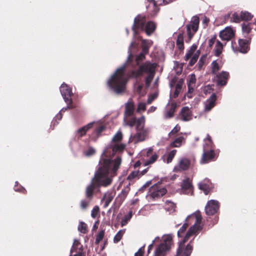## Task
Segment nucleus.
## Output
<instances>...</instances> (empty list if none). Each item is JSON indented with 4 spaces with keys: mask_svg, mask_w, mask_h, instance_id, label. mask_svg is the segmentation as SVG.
I'll return each instance as SVG.
<instances>
[{
    "mask_svg": "<svg viewBox=\"0 0 256 256\" xmlns=\"http://www.w3.org/2000/svg\"><path fill=\"white\" fill-rule=\"evenodd\" d=\"M61 94L67 104H71L72 102V96L73 94L72 89L66 84H62L60 88Z\"/></svg>",
    "mask_w": 256,
    "mask_h": 256,
    "instance_id": "obj_10",
    "label": "nucleus"
},
{
    "mask_svg": "<svg viewBox=\"0 0 256 256\" xmlns=\"http://www.w3.org/2000/svg\"><path fill=\"white\" fill-rule=\"evenodd\" d=\"M190 58V60L188 63V65L190 66H192L196 62L197 60H196V59L194 58Z\"/></svg>",
    "mask_w": 256,
    "mask_h": 256,
    "instance_id": "obj_59",
    "label": "nucleus"
},
{
    "mask_svg": "<svg viewBox=\"0 0 256 256\" xmlns=\"http://www.w3.org/2000/svg\"><path fill=\"white\" fill-rule=\"evenodd\" d=\"M166 191V190L164 188L156 184L150 188V195L153 198H158L164 195Z\"/></svg>",
    "mask_w": 256,
    "mask_h": 256,
    "instance_id": "obj_11",
    "label": "nucleus"
},
{
    "mask_svg": "<svg viewBox=\"0 0 256 256\" xmlns=\"http://www.w3.org/2000/svg\"><path fill=\"white\" fill-rule=\"evenodd\" d=\"M180 130V126L176 125L168 134L170 136L172 135L176 134Z\"/></svg>",
    "mask_w": 256,
    "mask_h": 256,
    "instance_id": "obj_56",
    "label": "nucleus"
},
{
    "mask_svg": "<svg viewBox=\"0 0 256 256\" xmlns=\"http://www.w3.org/2000/svg\"><path fill=\"white\" fill-rule=\"evenodd\" d=\"M182 80H180L176 84L175 88V90L172 96L170 94V97L172 96L174 98H176L178 96L182 88Z\"/></svg>",
    "mask_w": 256,
    "mask_h": 256,
    "instance_id": "obj_31",
    "label": "nucleus"
},
{
    "mask_svg": "<svg viewBox=\"0 0 256 256\" xmlns=\"http://www.w3.org/2000/svg\"><path fill=\"white\" fill-rule=\"evenodd\" d=\"M219 32H234L231 27L227 26L225 28L221 30Z\"/></svg>",
    "mask_w": 256,
    "mask_h": 256,
    "instance_id": "obj_57",
    "label": "nucleus"
},
{
    "mask_svg": "<svg viewBox=\"0 0 256 256\" xmlns=\"http://www.w3.org/2000/svg\"><path fill=\"white\" fill-rule=\"evenodd\" d=\"M211 66L212 72V74H216V73L219 70L221 67L217 60H214L211 64Z\"/></svg>",
    "mask_w": 256,
    "mask_h": 256,
    "instance_id": "obj_35",
    "label": "nucleus"
},
{
    "mask_svg": "<svg viewBox=\"0 0 256 256\" xmlns=\"http://www.w3.org/2000/svg\"><path fill=\"white\" fill-rule=\"evenodd\" d=\"M113 196H111L110 193H106L104 197V200H105V206H107L108 204L112 200Z\"/></svg>",
    "mask_w": 256,
    "mask_h": 256,
    "instance_id": "obj_44",
    "label": "nucleus"
},
{
    "mask_svg": "<svg viewBox=\"0 0 256 256\" xmlns=\"http://www.w3.org/2000/svg\"><path fill=\"white\" fill-rule=\"evenodd\" d=\"M219 208V203L217 200H212L208 202L205 211L208 215H213L216 214Z\"/></svg>",
    "mask_w": 256,
    "mask_h": 256,
    "instance_id": "obj_13",
    "label": "nucleus"
},
{
    "mask_svg": "<svg viewBox=\"0 0 256 256\" xmlns=\"http://www.w3.org/2000/svg\"><path fill=\"white\" fill-rule=\"evenodd\" d=\"M96 152V150L92 147H89L88 150L84 152V154L86 156H93Z\"/></svg>",
    "mask_w": 256,
    "mask_h": 256,
    "instance_id": "obj_41",
    "label": "nucleus"
},
{
    "mask_svg": "<svg viewBox=\"0 0 256 256\" xmlns=\"http://www.w3.org/2000/svg\"><path fill=\"white\" fill-rule=\"evenodd\" d=\"M254 26V23L244 22L242 24V32H250Z\"/></svg>",
    "mask_w": 256,
    "mask_h": 256,
    "instance_id": "obj_29",
    "label": "nucleus"
},
{
    "mask_svg": "<svg viewBox=\"0 0 256 256\" xmlns=\"http://www.w3.org/2000/svg\"><path fill=\"white\" fill-rule=\"evenodd\" d=\"M209 21H210L209 18H208L206 16H204L202 18V24L204 28H206Z\"/></svg>",
    "mask_w": 256,
    "mask_h": 256,
    "instance_id": "obj_53",
    "label": "nucleus"
},
{
    "mask_svg": "<svg viewBox=\"0 0 256 256\" xmlns=\"http://www.w3.org/2000/svg\"><path fill=\"white\" fill-rule=\"evenodd\" d=\"M14 190L16 192H24V191H26L24 187H22L21 186H18V182H16V184L14 186Z\"/></svg>",
    "mask_w": 256,
    "mask_h": 256,
    "instance_id": "obj_51",
    "label": "nucleus"
},
{
    "mask_svg": "<svg viewBox=\"0 0 256 256\" xmlns=\"http://www.w3.org/2000/svg\"><path fill=\"white\" fill-rule=\"evenodd\" d=\"M138 172H132L128 175V179L129 180H133L134 178L138 177Z\"/></svg>",
    "mask_w": 256,
    "mask_h": 256,
    "instance_id": "obj_55",
    "label": "nucleus"
},
{
    "mask_svg": "<svg viewBox=\"0 0 256 256\" xmlns=\"http://www.w3.org/2000/svg\"><path fill=\"white\" fill-rule=\"evenodd\" d=\"M124 121L125 125L130 127L136 126V132L130 135V141L137 143L144 140L148 136L150 130L148 128H144L145 118L142 116L136 118L134 116V104L131 100H129L125 104Z\"/></svg>",
    "mask_w": 256,
    "mask_h": 256,
    "instance_id": "obj_2",
    "label": "nucleus"
},
{
    "mask_svg": "<svg viewBox=\"0 0 256 256\" xmlns=\"http://www.w3.org/2000/svg\"><path fill=\"white\" fill-rule=\"evenodd\" d=\"M104 234V230L100 231L96 236V243L98 244L103 238Z\"/></svg>",
    "mask_w": 256,
    "mask_h": 256,
    "instance_id": "obj_47",
    "label": "nucleus"
},
{
    "mask_svg": "<svg viewBox=\"0 0 256 256\" xmlns=\"http://www.w3.org/2000/svg\"><path fill=\"white\" fill-rule=\"evenodd\" d=\"M156 109V107L154 106H152L148 110V114L154 112Z\"/></svg>",
    "mask_w": 256,
    "mask_h": 256,
    "instance_id": "obj_60",
    "label": "nucleus"
},
{
    "mask_svg": "<svg viewBox=\"0 0 256 256\" xmlns=\"http://www.w3.org/2000/svg\"><path fill=\"white\" fill-rule=\"evenodd\" d=\"M142 86L140 84H138L136 88V92L140 95V96H142L145 94V92H142Z\"/></svg>",
    "mask_w": 256,
    "mask_h": 256,
    "instance_id": "obj_50",
    "label": "nucleus"
},
{
    "mask_svg": "<svg viewBox=\"0 0 256 256\" xmlns=\"http://www.w3.org/2000/svg\"><path fill=\"white\" fill-rule=\"evenodd\" d=\"M188 225V222H186L185 221V222L183 224L182 226L180 228V230L178 232L177 234L178 237L180 238L182 236V234L186 230Z\"/></svg>",
    "mask_w": 256,
    "mask_h": 256,
    "instance_id": "obj_42",
    "label": "nucleus"
},
{
    "mask_svg": "<svg viewBox=\"0 0 256 256\" xmlns=\"http://www.w3.org/2000/svg\"><path fill=\"white\" fill-rule=\"evenodd\" d=\"M129 190L130 188L128 186H127L126 188L123 189L122 190L121 193L120 194V196H121V198H122L123 199L125 198L128 194V193Z\"/></svg>",
    "mask_w": 256,
    "mask_h": 256,
    "instance_id": "obj_49",
    "label": "nucleus"
},
{
    "mask_svg": "<svg viewBox=\"0 0 256 256\" xmlns=\"http://www.w3.org/2000/svg\"><path fill=\"white\" fill-rule=\"evenodd\" d=\"M198 188L204 191L206 194H207L212 188V184L208 178H205L198 183Z\"/></svg>",
    "mask_w": 256,
    "mask_h": 256,
    "instance_id": "obj_18",
    "label": "nucleus"
},
{
    "mask_svg": "<svg viewBox=\"0 0 256 256\" xmlns=\"http://www.w3.org/2000/svg\"><path fill=\"white\" fill-rule=\"evenodd\" d=\"M223 49V46L220 41H217L214 50V55L219 56L222 54Z\"/></svg>",
    "mask_w": 256,
    "mask_h": 256,
    "instance_id": "obj_32",
    "label": "nucleus"
},
{
    "mask_svg": "<svg viewBox=\"0 0 256 256\" xmlns=\"http://www.w3.org/2000/svg\"><path fill=\"white\" fill-rule=\"evenodd\" d=\"M249 40L247 39L240 38L238 40L239 51L244 54L246 53L249 50Z\"/></svg>",
    "mask_w": 256,
    "mask_h": 256,
    "instance_id": "obj_21",
    "label": "nucleus"
},
{
    "mask_svg": "<svg viewBox=\"0 0 256 256\" xmlns=\"http://www.w3.org/2000/svg\"><path fill=\"white\" fill-rule=\"evenodd\" d=\"M134 256H143V252L140 249L138 252L135 253Z\"/></svg>",
    "mask_w": 256,
    "mask_h": 256,
    "instance_id": "obj_62",
    "label": "nucleus"
},
{
    "mask_svg": "<svg viewBox=\"0 0 256 256\" xmlns=\"http://www.w3.org/2000/svg\"><path fill=\"white\" fill-rule=\"evenodd\" d=\"M186 222H188L189 224H193L190 228L183 240L179 242L176 256H190L192 250V246L190 244L185 246L184 244L191 236L198 235L202 230V216L199 211L188 216Z\"/></svg>",
    "mask_w": 256,
    "mask_h": 256,
    "instance_id": "obj_3",
    "label": "nucleus"
},
{
    "mask_svg": "<svg viewBox=\"0 0 256 256\" xmlns=\"http://www.w3.org/2000/svg\"><path fill=\"white\" fill-rule=\"evenodd\" d=\"M99 207L97 206H95L91 212V216L93 218H96L99 212Z\"/></svg>",
    "mask_w": 256,
    "mask_h": 256,
    "instance_id": "obj_48",
    "label": "nucleus"
},
{
    "mask_svg": "<svg viewBox=\"0 0 256 256\" xmlns=\"http://www.w3.org/2000/svg\"><path fill=\"white\" fill-rule=\"evenodd\" d=\"M214 145L212 142L210 136L208 134L206 137L204 139V144L203 145V150H206L214 149Z\"/></svg>",
    "mask_w": 256,
    "mask_h": 256,
    "instance_id": "obj_24",
    "label": "nucleus"
},
{
    "mask_svg": "<svg viewBox=\"0 0 256 256\" xmlns=\"http://www.w3.org/2000/svg\"><path fill=\"white\" fill-rule=\"evenodd\" d=\"M185 142V138L183 136H179L172 141L170 144V148H179Z\"/></svg>",
    "mask_w": 256,
    "mask_h": 256,
    "instance_id": "obj_23",
    "label": "nucleus"
},
{
    "mask_svg": "<svg viewBox=\"0 0 256 256\" xmlns=\"http://www.w3.org/2000/svg\"><path fill=\"white\" fill-rule=\"evenodd\" d=\"M229 78V73L226 71H222L216 74V84L218 86H224L226 83Z\"/></svg>",
    "mask_w": 256,
    "mask_h": 256,
    "instance_id": "obj_16",
    "label": "nucleus"
},
{
    "mask_svg": "<svg viewBox=\"0 0 256 256\" xmlns=\"http://www.w3.org/2000/svg\"><path fill=\"white\" fill-rule=\"evenodd\" d=\"M190 161L186 158H182L179 159L178 164L174 168L173 171L176 172L185 171L190 168Z\"/></svg>",
    "mask_w": 256,
    "mask_h": 256,
    "instance_id": "obj_12",
    "label": "nucleus"
},
{
    "mask_svg": "<svg viewBox=\"0 0 256 256\" xmlns=\"http://www.w3.org/2000/svg\"><path fill=\"white\" fill-rule=\"evenodd\" d=\"M194 33H188V40H186V42H189L191 38L194 36Z\"/></svg>",
    "mask_w": 256,
    "mask_h": 256,
    "instance_id": "obj_63",
    "label": "nucleus"
},
{
    "mask_svg": "<svg viewBox=\"0 0 256 256\" xmlns=\"http://www.w3.org/2000/svg\"><path fill=\"white\" fill-rule=\"evenodd\" d=\"M156 64L146 62L141 66L138 69L133 68L128 73L130 78H137L142 76L144 74H148L145 78L146 86L148 88L150 84L154 78L155 74V68Z\"/></svg>",
    "mask_w": 256,
    "mask_h": 256,
    "instance_id": "obj_5",
    "label": "nucleus"
},
{
    "mask_svg": "<svg viewBox=\"0 0 256 256\" xmlns=\"http://www.w3.org/2000/svg\"><path fill=\"white\" fill-rule=\"evenodd\" d=\"M216 100L215 94H212L211 96L204 102V111L210 112L215 106V102Z\"/></svg>",
    "mask_w": 256,
    "mask_h": 256,
    "instance_id": "obj_19",
    "label": "nucleus"
},
{
    "mask_svg": "<svg viewBox=\"0 0 256 256\" xmlns=\"http://www.w3.org/2000/svg\"><path fill=\"white\" fill-rule=\"evenodd\" d=\"M192 112L190 109L187 107L182 108L180 112V119L183 121H189L192 119Z\"/></svg>",
    "mask_w": 256,
    "mask_h": 256,
    "instance_id": "obj_20",
    "label": "nucleus"
},
{
    "mask_svg": "<svg viewBox=\"0 0 256 256\" xmlns=\"http://www.w3.org/2000/svg\"><path fill=\"white\" fill-rule=\"evenodd\" d=\"M62 118V114L60 112H59V113L56 116V117L54 118V120L52 122V124H54V125L57 124H58V122H56V120H60Z\"/></svg>",
    "mask_w": 256,
    "mask_h": 256,
    "instance_id": "obj_54",
    "label": "nucleus"
},
{
    "mask_svg": "<svg viewBox=\"0 0 256 256\" xmlns=\"http://www.w3.org/2000/svg\"><path fill=\"white\" fill-rule=\"evenodd\" d=\"M197 46L195 44H193L188 50V52L184 56V59L186 60H189L190 58H195L196 60H198L200 52L199 50L196 51Z\"/></svg>",
    "mask_w": 256,
    "mask_h": 256,
    "instance_id": "obj_17",
    "label": "nucleus"
},
{
    "mask_svg": "<svg viewBox=\"0 0 256 256\" xmlns=\"http://www.w3.org/2000/svg\"><path fill=\"white\" fill-rule=\"evenodd\" d=\"M158 94H153L152 95L148 96V98L146 101L148 104H150L152 101L157 97Z\"/></svg>",
    "mask_w": 256,
    "mask_h": 256,
    "instance_id": "obj_52",
    "label": "nucleus"
},
{
    "mask_svg": "<svg viewBox=\"0 0 256 256\" xmlns=\"http://www.w3.org/2000/svg\"><path fill=\"white\" fill-rule=\"evenodd\" d=\"M156 28V24L153 21H148L146 23V17L142 14H138L134 20L132 26L133 32H138V30L144 32H154Z\"/></svg>",
    "mask_w": 256,
    "mask_h": 256,
    "instance_id": "obj_6",
    "label": "nucleus"
},
{
    "mask_svg": "<svg viewBox=\"0 0 256 256\" xmlns=\"http://www.w3.org/2000/svg\"><path fill=\"white\" fill-rule=\"evenodd\" d=\"M172 234L164 235L162 242L156 248L154 256H164L170 250L172 243Z\"/></svg>",
    "mask_w": 256,
    "mask_h": 256,
    "instance_id": "obj_8",
    "label": "nucleus"
},
{
    "mask_svg": "<svg viewBox=\"0 0 256 256\" xmlns=\"http://www.w3.org/2000/svg\"><path fill=\"white\" fill-rule=\"evenodd\" d=\"M94 124L96 125L95 126L96 130L92 134L90 138L94 141L96 140L100 136L102 132L104 130L105 127L102 125L98 126V124L95 122H90L78 129L76 132V137L78 138H80L81 137L84 136L87 131L92 128Z\"/></svg>",
    "mask_w": 256,
    "mask_h": 256,
    "instance_id": "obj_7",
    "label": "nucleus"
},
{
    "mask_svg": "<svg viewBox=\"0 0 256 256\" xmlns=\"http://www.w3.org/2000/svg\"><path fill=\"white\" fill-rule=\"evenodd\" d=\"M240 18V14H239L236 12H234L230 18V22H240L242 20Z\"/></svg>",
    "mask_w": 256,
    "mask_h": 256,
    "instance_id": "obj_39",
    "label": "nucleus"
},
{
    "mask_svg": "<svg viewBox=\"0 0 256 256\" xmlns=\"http://www.w3.org/2000/svg\"><path fill=\"white\" fill-rule=\"evenodd\" d=\"M158 155L156 154H152L150 158L146 161L145 164L148 165L154 163L158 158Z\"/></svg>",
    "mask_w": 256,
    "mask_h": 256,
    "instance_id": "obj_45",
    "label": "nucleus"
},
{
    "mask_svg": "<svg viewBox=\"0 0 256 256\" xmlns=\"http://www.w3.org/2000/svg\"><path fill=\"white\" fill-rule=\"evenodd\" d=\"M196 78L194 74H191L187 79L188 92H192L196 86Z\"/></svg>",
    "mask_w": 256,
    "mask_h": 256,
    "instance_id": "obj_22",
    "label": "nucleus"
},
{
    "mask_svg": "<svg viewBox=\"0 0 256 256\" xmlns=\"http://www.w3.org/2000/svg\"><path fill=\"white\" fill-rule=\"evenodd\" d=\"M136 44V42H131L128 50V55L127 62L124 65L116 70L107 82L110 88L117 94H120L125 90L127 78L124 74V70L126 66H128L130 64L131 59L133 57L131 48Z\"/></svg>",
    "mask_w": 256,
    "mask_h": 256,
    "instance_id": "obj_4",
    "label": "nucleus"
},
{
    "mask_svg": "<svg viewBox=\"0 0 256 256\" xmlns=\"http://www.w3.org/2000/svg\"><path fill=\"white\" fill-rule=\"evenodd\" d=\"M176 108V104H171L170 110L166 112L165 117L166 118H172L174 115Z\"/></svg>",
    "mask_w": 256,
    "mask_h": 256,
    "instance_id": "obj_36",
    "label": "nucleus"
},
{
    "mask_svg": "<svg viewBox=\"0 0 256 256\" xmlns=\"http://www.w3.org/2000/svg\"><path fill=\"white\" fill-rule=\"evenodd\" d=\"M146 103L143 102H139L138 105L136 112H144L146 110Z\"/></svg>",
    "mask_w": 256,
    "mask_h": 256,
    "instance_id": "obj_43",
    "label": "nucleus"
},
{
    "mask_svg": "<svg viewBox=\"0 0 256 256\" xmlns=\"http://www.w3.org/2000/svg\"><path fill=\"white\" fill-rule=\"evenodd\" d=\"M240 18L242 21H250L253 18V15L248 11H242L240 13Z\"/></svg>",
    "mask_w": 256,
    "mask_h": 256,
    "instance_id": "obj_27",
    "label": "nucleus"
},
{
    "mask_svg": "<svg viewBox=\"0 0 256 256\" xmlns=\"http://www.w3.org/2000/svg\"><path fill=\"white\" fill-rule=\"evenodd\" d=\"M71 104H68V106L66 108H63L60 110V112H65L66 110L68 108H72V106H70Z\"/></svg>",
    "mask_w": 256,
    "mask_h": 256,
    "instance_id": "obj_61",
    "label": "nucleus"
},
{
    "mask_svg": "<svg viewBox=\"0 0 256 256\" xmlns=\"http://www.w3.org/2000/svg\"><path fill=\"white\" fill-rule=\"evenodd\" d=\"M125 232V230H120L114 236V243H118L121 240L123 234Z\"/></svg>",
    "mask_w": 256,
    "mask_h": 256,
    "instance_id": "obj_38",
    "label": "nucleus"
},
{
    "mask_svg": "<svg viewBox=\"0 0 256 256\" xmlns=\"http://www.w3.org/2000/svg\"><path fill=\"white\" fill-rule=\"evenodd\" d=\"M184 33H179L176 40V44L178 48L180 50H183L184 48Z\"/></svg>",
    "mask_w": 256,
    "mask_h": 256,
    "instance_id": "obj_28",
    "label": "nucleus"
},
{
    "mask_svg": "<svg viewBox=\"0 0 256 256\" xmlns=\"http://www.w3.org/2000/svg\"><path fill=\"white\" fill-rule=\"evenodd\" d=\"M200 18L198 15L193 16L190 22L186 24V32H196L198 29Z\"/></svg>",
    "mask_w": 256,
    "mask_h": 256,
    "instance_id": "obj_14",
    "label": "nucleus"
},
{
    "mask_svg": "<svg viewBox=\"0 0 256 256\" xmlns=\"http://www.w3.org/2000/svg\"><path fill=\"white\" fill-rule=\"evenodd\" d=\"M122 138V133L120 132H118L113 137L112 139V150L114 152L122 150L125 145L120 143Z\"/></svg>",
    "mask_w": 256,
    "mask_h": 256,
    "instance_id": "obj_9",
    "label": "nucleus"
},
{
    "mask_svg": "<svg viewBox=\"0 0 256 256\" xmlns=\"http://www.w3.org/2000/svg\"><path fill=\"white\" fill-rule=\"evenodd\" d=\"M74 256H85L84 252H78Z\"/></svg>",
    "mask_w": 256,
    "mask_h": 256,
    "instance_id": "obj_64",
    "label": "nucleus"
},
{
    "mask_svg": "<svg viewBox=\"0 0 256 256\" xmlns=\"http://www.w3.org/2000/svg\"><path fill=\"white\" fill-rule=\"evenodd\" d=\"M176 150H171L168 154L167 159H166V163L169 164L172 162V159L174 157L176 153Z\"/></svg>",
    "mask_w": 256,
    "mask_h": 256,
    "instance_id": "obj_40",
    "label": "nucleus"
},
{
    "mask_svg": "<svg viewBox=\"0 0 256 256\" xmlns=\"http://www.w3.org/2000/svg\"><path fill=\"white\" fill-rule=\"evenodd\" d=\"M216 40V37L214 36L208 40V46L212 47Z\"/></svg>",
    "mask_w": 256,
    "mask_h": 256,
    "instance_id": "obj_58",
    "label": "nucleus"
},
{
    "mask_svg": "<svg viewBox=\"0 0 256 256\" xmlns=\"http://www.w3.org/2000/svg\"><path fill=\"white\" fill-rule=\"evenodd\" d=\"M216 156V154L214 152V149L203 150L200 162L202 164L208 163V162L214 160Z\"/></svg>",
    "mask_w": 256,
    "mask_h": 256,
    "instance_id": "obj_15",
    "label": "nucleus"
},
{
    "mask_svg": "<svg viewBox=\"0 0 256 256\" xmlns=\"http://www.w3.org/2000/svg\"><path fill=\"white\" fill-rule=\"evenodd\" d=\"M235 33H219L222 40L228 41L234 36Z\"/></svg>",
    "mask_w": 256,
    "mask_h": 256,
    "instance_id": "obj_33",
    "label": "nucleus"
},
{
    "mask_svg": "<svg viewBox=\"0 0 256 256\" xmlns=\"http://www.w3.org/2000/svg\"><path fill=\"white\" fill-rule=\"evenodd\" d=\"M192 182L189 178H186L183 180L181 188L182 189L184 190H191L192 188Z\"/></svg>",
    "mask_w": 256,
    "mask_h": 256,
    "instance_id": "obj_26",
    "label": "nucleus"
},
{
    "mask_svg": "<svg viewBox=\"0 0 256 256\" xmlns=\"http://www.w3.org/2000/svg\"><path fill=\"white\" fill-rule=\"evenodd\" d=\"M148 2L152 4V5L153 10L150 13V15L152 16H155L158 12H159L160 8L157 6L156 2L154 0H147Z\"/></svg>",
    "mask_w": 256,
    "mask_h": 256,
    "instance_id": "obj_30",
    "label": "nucleus"
},
{
    "mask_svg": "<svg viewBox=\"0 0 256 256\" xmlns=\"http://www.w3.org/2000/svg\"><path fill=\"white\" fill-rule=\"evenodd\" d=\"M132 211H130L128 213L125 215L124 218H122L120 224L122 226L126 225L128 222L130 220L132 217Z\"/></svg>",
    "mask_w": 256,
    "mask_h": 256,
    "instance_id": "obj_34",
    "label": "nucleus"
},
{
    "mask_svg": "<svg viewBox=\"0 0 256 256\" xmlns=\"http://www.w3.org/2000/svg\"><path fill=\"white\" fill-rule=\"evenodd\" d=\"M122 159L118 156L112 160L110 159L102 158L100 166L92 178L91 182L86 188V198L80 202V207L86 210L90 205L93 195L94 190L100 186H107L112 183V178L116 174V172L121 164Z\"/></svg>",
    "mask_w": 256,
    "mask_h": 256,
    "instance_id": "obj_1",
    "label": "nucleus"
},
{
    "mask_svg": "<svg viewBox=\"0 0 256 256\" xmlns=\"http://www.w3.org/2000/svg\"><path fill=\"white\" fill-rule=\"evenodd\" d=\"M151 44L150 42H149L148 44V45L144 46L142 48V52L136 58V64H138L139 62L142 60L144 58V54H146L148 52V46H150Z\"/></svg>",
    "mask_w": 256,
    "mask_h": 256,
    "instance_id": "obj_25",
    "label": "nucleus"
},
{
    "mask_svg": "<svg viewBox=\"0 0 256 256\" xmlns=\"http://www.w3.org/2000/svg\"><path fill=\"white\" fill-rule=\"evenodd\" d=\"M80 245V244L78 240L76 239H74V243L72 246L70 250V256H71L72 252L73 251L75 250L76 249L78 248V246Z\"/></svg>",
    "mask_w": 256,
    "mask_h": 256,
    "instance_id": "obj_46",
    "label": "nucleus"
},
{
    "mask_svg": "<svg viewBox=\"0 0 256 256\" xmlns=\"http://www.w3.org/2000/svg\"><path fill=\"white\" fill-rule=\"evenodd\" d=\"M78 230L82 234H86L88 232V227L86 224L82 222H80L78 226Z\"/></svg>",
    "mask_w": 256,
    "mask_h": 256,
    "instance_id": "obj_37",
    "label": "nucleus"
}]
</instances>
